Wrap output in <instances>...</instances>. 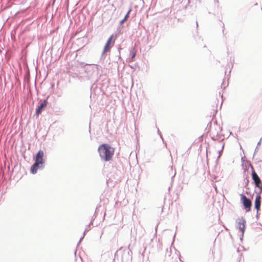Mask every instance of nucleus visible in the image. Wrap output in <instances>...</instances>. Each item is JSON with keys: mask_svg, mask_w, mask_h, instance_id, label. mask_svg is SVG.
Instances as JSON below:
<instances>
[{"mask_svg": "<svg viewBox=\"0 0 262 262\" xmlns=\"http://www.w3.org/2000/svg\"><path fill=\"white\" fill-rule=\"evenodd\" d=\"M100 157L105 161L112 160L114 154V148L109 144H102L98 149Z\"/></svg>", "mask_w": 262, "mask_h": 262, "instance_id": "1", "label": "nucleus"}, {"mask_svg": "<svg viewBox=\"0 0 262 262\" xmlns=\"http://www.w3.org/2000/svg\"><path fill=\"white\" fill-rule=\"evenodd\" d=\"M44 156V153L42 150H39L36 154V157L35 158V163L31 167V172L33 174H35L36 173L37 169L39 168H41L42 167V165L43 164V157Z\"/></svg>", "mask_w": 262, "mask_h": 262, "instance_id": "2", "label": "nucleus"}, {"mask_svg": "<svg viewBox=\"0 0 262 262\" xmlns=\"http://www.w3.org/2000/svg\"><path fill=\"white\" fill-rule=\"evenodd\" d=\"M252 169V179L254 181L255 186L260 189V192L262 191V183L261 180L256 172L255 171L253 167H251Z\"/></svg>", "mask_w": 262, "mask_h": 262, "instance_id": "3", "label": "nucleus"}, {"mask_svg": "<svg viewBox=\"0 0 262 262\" xmlns=\"http://www.w3.org/2000/svg\"><path fill=\"white\" fill-rule=\"evenodd\" d=\"M241 201L242 203L245 208L247 211H250L252 206V203L250 200L248 199L244 194H241Z\"/></svg>", "mask_w": 262, "mask_h": 262, "instance_id": "4", "label": "nucleus"}, {"mask_svg": "<svg viewBox=\"0 0 262 262\" xmlns=\"http://www.w3.org/2000/svg\"><path fill=\"white\" fill-rule=\"evenodd\" d=\"M236 223L237 228L243 236L245 232L246 221L243 217L239 218L237 220Z\"/></svg>", "mask_w": 262, "mask_h": 262, "instance_id": "5", "label": "nucleus"}, {"mask_svg": "<svg viewBox=\"0 0 262 262\" xmlns=\"http://www.w3.org/2000/svg\"><path fill=\"white\" fill-rule=\"evenodd\" d=\"M114 35H112L108 38V39L106 43L105 44L104 49H103V53H105L107 52H108L112 46H113L114 43L115 42V38L114 39V41H113L112 45H111L112 41L113 39H114Z\"/></svg>", "mask_w": 262, "mask_h": 262, "instance_id": "6", "label": "nucleus"}, {"mask_svg": "<svg viewBox=\"0 0 262 262\" xmlns=\"http://www.w3.org/2000/svg\"><path fill=\"white\" fill-rule=\"evenodd\" d=\"M47 104L48 101L47 100H44L43 102H42L39 105V106H38L36 110V114L37 116H38L41 113L42 110L47 106Z\"/></svg>", "mask_w": 262, "mask_h": 262, "instance_id": "7", "label": "nucleus"}, {"mask_svg": "<svg viewBox=\"0 0 262 262\" xmlns=\"http://www.w3.org/2000/svg\"><path fill=\"white\" fill-rule=\"evenodd\" d=\"M260 204H261V196L259 194L256 196L255 200V208L256 209V210L257 211H258L260 209Z\"/></svg>", "mask_w": 262, "mask_h": 262, "instance_id": "8", "label": "nucleus"}, {"mask_svg": "<svg viewBox=\"0 0 262 262\" xmlns=\"http://www.w3.org/2000/svg\"><path fill=\"white\" fill-rule=\"evenodd\" d=\"M130 11H131V9H129V10L128 11L127 13L125 16L124 18L122 20H121V21H120L121 24H123L126 20V19L128 18V17L129 16V14Z\"/></svg>", "mask_w": 262, "mask_h": 262, "instance_id": "9", "label": "nucleus"}, {"mask_svg": "<svg viewBox=\"0 0 262 262\" xmlns=\"http://www.w3.org/2000/svg\"><path fill=\"white\" fill-rule=\"evenodd\" d=\"M131 54H132V60H133L134 58H135V57L136 55V51L135 49H133L131 51Z\"/></svg>", "mask_w": 262, "mask_h": 262, "instance_id": "10", "label": "nucleus"}]
</instances>
